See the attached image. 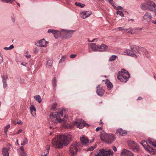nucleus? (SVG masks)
I'll list each match as a JSON object with an SVG mask.
<instances>
[{"instance_id":"nucleus-42","label":"nucleus","mask_w":156,"mask_h":156,"mask_svg":"<svg viewBox=\"0 0 156 156\" xmlns=\"http://www.w3.org/2000/svg\"><path fill=\"white\" fill-rule=\"evenodd\" d=\"M96 147L95 146H91L87 149V151H92L96 148Z\"/></svg>"},{"instance_id":"nucleus-5","label":"nucleus","mask_w":156,"mask_h":156,"mask_svg":"<svg viewBox=\"0 0 156 156\" xmlns=\"http://www.w3.org/2000/svg\"><path fill=\"white\" fill-rule=\"evenodd\" d=\"M127 142L130 149L133 151L136 152L140 151L139 146L136 142L132 140H127Z\"/></svg>"},{"instance_id":"nucleus-21","label":"nucleus","mask_w":156,"mask_h":156,"mask_svg":"<svg viewBox=\"0 0 156 156\" xmlns=\"http://www.w3.org/2000/svg\"><path fill=\"white\" fill-rule=\"evenodd\" d=\"M105 83L107 84V88L108 90H111L112 88L113 85L108 79H106Z\"/></svg>"},{"instance_id":"nucleus-30","label":"nucleus","mask_w":156,"mask_h":156,"mask_svg":"<svg viewBox=\"0 0 156 156\" xmlns=\"http://www.w3.org/2000/svg\"><path fill=\"white\" fill-rule=\"evenodd\" d=\"M56 77H55L52 80V84L53 86L54 89L55 90V88L56 86Z\"/></svg>"},{"instance_id":"nucleus-43","label":"nucleus","mask_w":156,"mask_h":156,"mask_svg":"<svg viewBox=\"0 0 156 156\" xmlns=\"http://www.w3.org/2000/svg\"><path fill=\"white\" fill-rule=\"evenodd\" d=\"M28 142L26 138H25L23 140V143L21 144L22 145H25Z\"/></svg>"},{"instance_id":"nucleus-8","label":"nucleus","mask_w":156,"mask_h":156,"mask_svg":"<svg viewBox=\"0 0 156 156\" xmlns=\"http://www.w3.org/2000/svg\"><path fill=\"white\" fill-rule=\"evenodd\" d=\"M137 48L136 46L133 47L132 48L131 47V50H126L124 52L127 53V54L133 57L136 58L137 56L135 52L140 53L139 50L137 49Z\"/></svg>"},{"instance_id":"nucleus-25","label":"nucleus","mask_w":156,"mask_h":156,"mask_svg":"<svg viewBox=\"0 0 156 156\" xmlns=\"http://www.w3.org/2000/svg\"><path fill=\"white\" fill-rule=\"evenodd\" d=\"M148 141L150 144L156 147V140L152 138H148Z\"/></svg>"},{"instance_id":"nucleus-39","label":"nucleus","mask_w":156,"mask_h":156,"mask_svg":"<svg viewBox=\"0 0 156 156\" xmlns=\"http://www.w3.org/2000/svg\"><path fill=\"white\" fill-rule=\"evenodd\" d=\"M57 105V104L56 102L53 103L52 105L51 109L55 110Z\"/></svg>"},{"instance_id":"nucleus-17","label":"nucleus","mask_w":156,"mask_h":156,"mask_svg":"<svg viewBox=\"0 0 156 156\" xmlns=\"http://www.w3.org/2000/svg\"><path fill=\"white\" fill-rule=\"evenodd\" d=\"M127 131L123 130L122 128H119L116 130V133H119L120 136H125L127 133Z\"/></svg>"},{"instance_id":"nucleus-32","label":"nucleus","mask_w":156,"mask_h":156,"mask_svg":"<svg viewBox=\"0 0 156 156\" xmlns=\"http://www.w3.org/2000/svg\"><path fill=\"white\" fill-rule=\"evenodd\" d=\"M34 98L39 103H41V102L42 100L41 97L39 95L34 96Z\"/></svg>"},{"instance_id":"nucleus-57","label":"nucleus","mask_w":156,"mask_h":156,"mask_svg":"<svg viewBox=\"0 0 156 156\" xmlns=\"http://www.w3.org/2000/svg\"><path fill=\"white\" fill-rule=\"evenodd\" d=\"M2 1L5 2L6 3L9 2V0H2Z\"/></svg>"},{"instance_id":"nucleus-37","label":"nucleus","mask_w":156,"mask_h":156,"mask_svg":"<svg viewBox=\"0 0 156 156\" xmlns=\"http://www.w3.org/2000/svg\"><path fill=\"white\" fill-rule=\"evenodd\" d=\"M10 125L8 124L7 126H6L5 127L4 129V132L5 134L6 133L7 131L8 130V129L10 128Z\"/></svg>"},{"instance_id":"nucleus-44","label":"nucleus","mask_w":156,"mask_h":156,"mask_svg":"<svg viewBox=\"0 0 156 156\" xmlns=\"http://www.w3.org/2000/svg\"><path fill=\"white\" fill-rule=\"evenodd\" d=\"M20 156H27V154L25 152H21L20 153Z\"/></svg>"},{"instance_id":"nucleus-4","label":"nucleus","mask_w":156,"mask_h":156,"mask_svg":"<svg viewBox=\"0 0 156 156\" xmlns=\"http://www.w3.org/2000/svg\"><path fill=\"white\" fill-rule=\"evenodd\" d=\"M74 125H76L77 127L79 129H82L84 126H88V124L86 123L83 120L77 119L76 121H75L73 124L70 125L69 124H67V125L69 126L70 128H71L73 127Z\"/></svg>"},{"instance_id":"nucleus-22","label":"nucleus","mask_w":156,"mask_h":156,"mask_svg":"<svg viewBox=\"0 0 156 156\" xmlns=\"http://www.w3.org/2000/svg\"><path fill=\"white\" fill-rule=\"evenodd\" d=\"M9 148L5 147L2 150V154L3 156H9L8 151Z\"/></svg>"},{"instance_id":"nucleus-61","label":"nucleus","mask_w":156,"mask_h":156,"mask_svg":"<svg viewBox=\"0 0 156 156\" xmlns=\"http://www.w3.org/2000/svg\"><path fill=\"white\" fill-rule=\"evenodd\" d=\"M7 148H9V149H10V144H7Z\"/></svg>"},{"instance_id":"nucleus-49","label":"nucleus","mask_w":156,"mask_h":156,"mask_svg":"<svg viewBox=\"0 0 156 156\" xmlns=\"http://www.w3.org/2000/svg\"><path fill=\"white\" fill-rule=\"evenodd\" d=\"M103 129V127L102 126H101L100 127H98L96 129V131L97 132L98 131L100 130H101Z\"/></svg>"},{"instance_id":"nucleus-11","label":"nucleus","mask_w":156,"mask_h":156,"mask_svg":"<svg viewBox=\"0 0 156 156\" xmlns=\"http://www.w3.org/2000/svg\"><path fill=\"white\" fill-rule=\"evenodd\" d=\"M152 18L151 13L149 12H147L143 17V20L146 22L149 23L151 22Z\"/></svg>"},{"instance_id":"nucleus-40","label":"nucleus","mask_w":156,"mask_h":156,"mask_svg":"<svg viewBox=\"0 0 156 156\" xmlns=\"http://www.w3.org/2000/svg\"><path fill=\"white\" fill-rule=\"evenodd\" d=\"M116 14L117 15L119 14L121 16H124V14L122 11H117Z\"/></svg>"},{"instance_id":"nucleus-56","label":"nucleus","mask_w":156,"mask_h":156,"mask_svg":"<svg viewBox=\"0 0 156 156\" xmlns=\"http://www.w3.org/2000/svg\"><path fill=\"white\" fill-rule=\"evenodd\" d=\"M113 30L114 31H115V32L118 31L119 30L118 28H115V29H113Z\"/></svg>"},{"instance_id":"nucleus-24","label":"nucleus","mask_w":156,"mask_h":156,"mask_svg":"<svg viewBox=\"0 0 156 156\" xmlns=\"http://www.w3.org/2000/svg\"><path fill=\"white\" fill-rule=\"evenodd\" d=\"M100 136H113L112 134L111 133H107L104 130L100 133Z\"/></svg>"},{"instance_id":"nucleus-38","label":"nucleus","mask_w":156,"mask_h":156,"mask_svg":"<svg viewBox=\"0 0 156 156\" xmlns=\"http://www.w3.org/2000/svg\"><path fill=\"white\" fill-rule=\"evenodd\" d=\"M14 48V46L13 44L11 45L9 47H5L4 48V49L5 50H10Z\"/></svg>"},{"instance_id":"nucleus-26","label":"nucleus","mask_w":156,"mask_h":156,"mask_svg":"<svg viewBox=\"0 0 156 156\" xmlns=\"http://www.w3.org/2000/svg\"><path fill=\"white\" fill-rule=\"evenodd\" d=\"M98 45H96L95 43H92L90 44L91 48L92 50L94 51H97Z\"/></svg>"},{"instance_id":"nucleus-7","label":"nucleus","mask_w":156,"mask_h":156,"mask_svg":"<svg viewBox=\"0 0 156 156\" xmlns=\"http://www.w3.org/2000/svg\"><path fill=\"white\" fill-rule=\"evenodd\" d=\"M76 30H68L62 29L61 35L65 39L69 38L72 37L73 34Z\"/></svg>"},{"instance_id":"nucleus-48","label":"nucleus","mask_w":156,"mask_h":156,"mask_svg":"<svg viewBox=\"0 0 156 156\" xmlns=\"http://www.w3.org/2000/svg\"><path fill=\"white\" fill-rule=\"evenodd\" d=\"M69 135L68 134H64L63 135H56L55 136H69Z\"/></svg>"},{"instance_id":"nucleus-20","label":"nucleus","mask_w":156,"mask_h":156,"mask_svg":"<svg viewBox=\"0 0 156 156\" xmlns=\"http://www.w3.org/2000/svg\"><path fill=\"white\" fill-rule=\"evenodd\" d=\"M87 137H80V140L83 145H85L89 143V140Z\"/></svg>"},{"instance_id":"nucleus-50","label":"nucleus","mask_w":156,"mask_h":156,"mask_svg":"<svg viewBox=\"0 0 156 156\" xmlns=\"http://www.w3.org/2000/svg\"><path fill=\"white\" fill-rule=\"evenodd\" d=\"M127 72L128 71H127L125 69H122V70H121V71H120V72H119L118 73H127Z\"/></svg>"},{"instance_id":"nucleus-12","label":"nucleus","mask_w":156,"mask_h":156,"mask_svg":"<svg viewBox=\"0 0 156 156\" xmlns=\"http://www.w3.org/2000/svg\"><path fill=\"white\" fill-rule=\"evenodd\" d=\"M115 137H100L101 140L107 143H112L115 140Z\"/></svg>"},{"instance_id":"nucleus-58","label":"nucleus","mask_w":156,"mask_h":156,"mask_svg":"<svg viewBox=\"0 0 156 156\" xmlns=\"http://www.w3.org/2000/svg\"><path fill=\"white\" fill-rule=\"evenodd\" d=\"M103 122H102L101 120H100V123H99V125H103Z\"/></svg>"},{"instance_id":"nucleus-18","label":"nucleus","mask_w":156,"mask_h":156,"mask_svg":"<svg viewBox=\"0 0 156 156\" xmlns=\"http://www.w3.org/2000/svg\"><path fill=\"white\" fill-rule=\"evenodd\" d=\"M92 14L91 11H87L82 12L80 16L83 19H85L89 16Z\"/></svg>"},{"instance_id":"nucleus-55","label":"nucleus","mask_w":156,"mask_h":156,"mask_svg":"<svg viewBox=\"0 0 156 156\" xmlns=\"http://www.w3.org/2000/svg\"><path fill=\"white\" fill-rule=\"evenodd\" d=\"M17 124H22L23 123V122H22L20 120L19 121H18L17 122Z\"/></svg>"},{"instance_id":"nucleus-41","label":"nucleus","mask_w":156,"mask_h":156,"mask_svg":"<svg viewBox=\"0 0 156 156\" xmlns=\"http://www.w3.org/2000/svg\"><path fill=\"white\" fill-rule=\"evenodd\" d=\"M66 58V56H65V55L63 56L62 57L61 59L60 60L59 63H61V62H62L64 61L65 60Z\"/></svg>"},{"instance_id":"nucleus-47","label":"nucleus","mask_w":156,"mask_h":156,"mask_svg":"<svg viewBox=\"0 0 156 156\" xmlns=\"http://www.w3.org/2000/svg\"><path fill=\"white\" fill-rule=\"evenodd\" d=\"M2 81L3 82H6L7 78L5 77L4 76H2Z\"/></svg>"},{"instance_id":"nucleus-13","label":"nucleus","mask_w":156,"mask_h":156,"mask_svg":"<svg viewBox=\"0 0 156 156\" xmlns=\"http://www.w3.org/2000/svg\"><path fill=\"white\" fill-rule=\"evenodd\" d=\"M96 92L97 94L100 96H102L105 92V90L102 87H101L100 85H98L97 87Z\"/></svg>"},{"instance_id":"nucleus-33","label":"nucleus","mask_w":156,"mask_h":156,"mask_svg":"<svg viewBox=\"0 0 156 156\" xmlns=\"http://www.w3.org/2000/svg\"><path fill=\"white\" fill-rule=\"evenodd\" d=\"M53 61L51 59H48L47 60V65L49 66H51L53 63Z\"/></svg>"},{"instance_id":"nucleus-59","label":"nucleus","mask_w":156,"mask_h":156,"mask_svg":"<svg viewBox=\"0 0 156 156\" xmlns=\"http://www.w3.org/2000/svg\"><path fill=\"white\" fill-rule=\"evenodd\" d=\"M143 99V98H142V97H139L137 99V100H142Z\"/></svg>"},{"instance_id":"nucleus-52","label":"nucleus","mask_w":156,"mask_h":156,"mask_svg":"<svg viewBox=\"0 0 156 156\" xmlns=\"http://www.w3.org/2000/svg\"><path fill=\"white\" fill-rule=\"evenodd\" d=\"M3 86L4 88H5L7 86V84L6 82H3Z\"/></svg>"},{"instance_id":"nucleus-63","label":"nucleus","mask_w":156,"mask_h":156,"mask_svg":"<svg viewBox=\"0 0 156 156\" xmlns=\"http://www.w3.org/2000/svg\"><path fill=\"white\" fill-rule=\"evenodd\" d=\"M26 56L27 58H30V57H31V55H27Z\"/></svg>"},{"instance_id":"nucleus-19","label":"nucleus","mask_w":156,"mask_h":156,"mask_svg":"<svg viewBox=\"0 0 156 156\" xmlns=\"http://www.w3.org/2000/svg\"><path fill=\"white\" fill-rule=\"evenodd\" d=\"M48 42L45 41L44 39H42L39 41V46L40 47H45L47 45Z\"/></svg>"},{"instance_id":"nucleus-10","label":"nucleus","mask_w":156,"mask_h":156,"mask_svg":"<svg viewBox=\"0 0 156 156\" xmlns=\"http://www.w3.org/2000/svg\"><path fill=\"white\" fill-rule=\"evenodd\" d=\"M96 156H112L111 152L105 151L104 149H100L99 152L96 154Z\"/></svg>"},{"instance_id":"nucleus-15","label":"nucleus","mask_w":156,"mask_h":156,"mask_svg":"<svg viewBox=\"0 0 156 156\" xmlns=\"http://www.w3.org/2000/svg\"><path fill=\"white\" fill-rule=\"evenodd\" d=\"M142 29L140 28H138L133 29L132 27L129 28L128 33L131 34H136L139 32Z\"/></svg>"},{"instance_id":"nucleus-23","label":"nucleus","mask_w":156,"mask_h":156,"mask_svg":"<svg viewBox=\"0 0 156 156\" xmlns=\"http://www.w3.org/2000/svg\"><path fill=\"white\" fill-rule=\"evenodd\" d=\"M118 29L120 31H122V33L123 34L128 33L129 28H126L125 27H119Z\"/></svg>"},{"instance_id":"nucleus-14","label":"nucleus","mask_w":156,"mask_h":156,"mask_svg":"<svg viewBox=\"0 0 156 156\" xmlns=\"http://www.w3.org/2000/svg\"><path fill=\"white\" fill-rule=\"evenodd\" d=\"M121 156H134L133 153L130 151L124 149L121 154Z\"/></svg>"},{"instance_id":"nucleus-31","label":"nucleus","mask_w":156,"mask_h":156,"mask_svg":"<svg viewBox=\"0 0 156 156\" xmlns=\"http://www.w3.org/2000/svg\"><path fill=\"white\" fill-rule=\"evenodd\" d=\"M147 4L149 5H150L151 6V7H153L152 8V9L150 8L149 9L151 10H152V9H153V8H155V6L156 5H155V4L154 3V2H153L152 1H150L149 2H148Z\"/></svg>"},{"instance_id":"nucleus-16","label":"nucleus","mask_w":156,"mask_h":156,"mask_svg":"<svg viewBox=\"0 0 156 156\" xmlns=\"http://www.w3.org/2000/svg\"><path fill=\"white\" fill-rule=\"evenodd\" d=\"M97 51H105L107 48L108 46L107 45L102 44L101 45H98Z\"/></svg>"},{"instance_id":"nucleus-62","label":"nucleus","mask_w":156,"mask_h":156,"mask_svg":"<svg viewBox=\"0 0 156 156\" xmlns=\"http://www.w3.org/2000/svg\"><path fill=\"white\" fill-rule=\"evenodd\" d=\"M152 22L154 24H156V20L155 21H152Z\"/></svg>"},{"instance_id":"nucleus-28","label":"nucleus","mask_w":156,"mask_h":156,"mask_svg":"<svg viewBox=\"0 0 156 156\" xmlns=\"http://www.w3.org/2000/svg\"><path fill=\"white\" fill-rule=\"evenodd\" d=\"M30 109L31 114H32L33 116H34V115H35L36 113L35 112H34V113H33V111H35L36 110L35 107L33 105H31L30 107Z\"/></svg>"},{"instance_id":"nucleus-9","label":"nucleus","mask_w":156,"mask_h":156,"mask_svg":"<svg viewBox=\"0 0 156 156\" xmlns=\"http://www.w3.org/2000/svg\"><path fill=\"white\" fill-rule=\"evenodd\" d=\"M140 144L142 145L144 147L145 150L151 153V154H154L155 151L153 148L148 145H147V143L145 141H142L140 142Z\"/></svg>"},{"instance_id":"nucleus-1","label":"nucleus","mask_w":156,"mask_h":156,"mask_svg":"<svg viewBox=\"0 0 156 156\" xmlns=\"http://www.w3.org/2000/svg\"><path fill=\"white\" fill-rule=\"evenodd\" d=\"M71 141L70 137H55L52 140V144L55 147L61 148L67 145Z\"/></svg>"},{"instance_id":"nucleus-54","label":"nucleus","mask_w":156,"mask_h":156,"mask_svg":"<svg viewBox=\"0 0 156 156\" xmlns=\"http://www.w3.org/2000/svg\"><path fill=\"white\" fill-rule=\"evenodd\" d=\"M20 149L21 150V151H22V152H25L24 151V149L23 147L21 146L20 147Z\"/></svg>"},{"instance_id":"nucleus-27","label":"nucleus","mask_w":156,"mask_h":156,"mask_svg":"<svg viewBox=\"0 0 156 156\" xmlns=\"http://www.w3.org/2000/svg\"><path fill=\"white\" fill-rule=\"evenodd\" d=\"M50 149V145H47L45 147V149L44 150L42 154H47L49 153V151Z\"/></svg>"},{"instance_id":"nucleus-51","label":"nucleus","mask_w":156,"mask_h":156,"mask_svg":"<svg viewBox=\"0 0 156 156\" xmlns=\"http://www.w3.org/2000/svg\"><path fill=\"white\" fill-rule=\"evenodd\" d=\"M76 56V55L72 54L70 55V57L71 58H75Z\"/></svg>"},{"instance_id":"nucleus-6","label":"nucleus","mask_w":156,"mask_h":156,"mask_svg":"<svg viewBox=\"0 0 156 156\" xmlns=\"http://www.w3.org/2000/svg\"><path fill=\"white\" fill-rule=\"evenodd\" d=\"M130 77V75L128 72L126 73H118L117 78L121 81L126 82Z\"/></svg>"},{"instance_id":"nucleus-29","label":"nucleus","mask_w":156,"mask_h":156,"mask_svg":"<svg viewBox=\"0 0 156 156\" xmlns=\"http://www.w3.org/2000/svg\"><path fill=\"white\" fill-rule=\"evenodd\" d=\"M61 32H60L59 31L56 30L55 34H54V36L56 39L58 38L60 36V35H61Z\"/></svg>"},{"instance_id":"nucleus-64","label":"nucleus","mask_w":156,"mask_h":156,"mask_svg":"<svg viewBox=\"0 0 156 156\" xmlns=\"http://www.w3.org/2000/svg\"><path fill=\"white\" fill-rule=\"evenodd\" d=\"M9 0V2H10L11 3H12V2L13 1H15V0Z\"/></svg>"},{"instance_id":"nucleus-3","label":"nucleus","mask_w":156,"mask_h":156,"mask_svg":"<svg viewBox=\"0 0 156 156\" xmlns=\"http://www.w3.org/2000/svg\"><path fill=\"white\" fill-rule=\"evenodd\" d=\"M80 143L75 142L70 146L69 151L71 156H74L80 149Z\"/></svg>"},{"instance_id":"nucleus-53","label":"nucleus","mask_w":156,"mask_h":156,"mask_svg":"<svg viewBox=\"0 0 156 156\" xmlns=\"http://www.w3.org/2000/svg\"><path fill=\"white\" fill-rule=\"evenodd\" d=\"M112 149L114 151H117V149L115 146H113L112 147Z\"/></svg>"},{"instance_id":"nucleus-34","label":"nucleus","mask_w":156,"mask_h":156,"mask_svg":"<svg viewBox=\"0 0 156 156\" xmlns=\"http://www.w3.org/2000/svg\"><path fill=\"white\" fill-rule=\"evenodd\" d=\"M75 4L76 6H79L81 8H83L85 6L84 4L79 2L78 3L76 2L75 3Z\"/></svg>"},{"instance_id":"nucleus-46","label":"nucleus","mask_w":156,"mask_h":156,"mask_svg":"<svg viewBox=\"0 0 156 156\" xmlns=\"http://www.w3.org/2000/svg\"><path fill=\"white\" fill-rule=\"evenodd\" d=\"M141 8L144 10H145L147 9V7L145 5H141Z\"/></svg>"},{"instance_id":"nucleus-60","label":"nucleus","mask_w":156,"mask_h":156,"mask_svg":"<svg viewBox=\"0 0 156 156\" xmlns=\"http://www.w3.org/2000/svg\"><path fill=\"white\" fill-rule=\"evenodd\" d=\"M22 129H20L16 133H19L22 131Z\"/></svg>"},{"instance_id":"nucleus-2","label":"nucleus","mask_w":156,"mask_h":156,"mask_svg":"<svg viewBox=\"0 0 156 156\" xmlns=\"http://www.w3.org/2000/svg\"><path fill=\"white\" fill-rule=\"evenodd\" d=\"M64 111L65 110L63 109L60 112L50 113V117L53 122L57 123L58 122L61 123L62 122L63 120L62 118L63 117Z\"/></svg>"},{"instance_id":"nucleus-36","label":"nucleus","mask_w":156,"mask_h":156,"mask_svg":"<svg viewBox=\"0 0 156 156\" xmlns=\"http://www.w3.org/2000/svg\"><path fill=\"white\" fill-rule=\"evenodd\" d=\"M56 30H54L53 29H50L48 30V32L49 34L52 33L54 35L55 34V32H56Z\"/></svg>"},{"instance_id":"nucleus-45","label":"nucleus","mask_w":156,"mask_h":156,"mask_svg":"<svg viewBox=\"0 0 156 156\" xmlns=\"http://www.w3.org/2000/svg\"><path fill=\"white\" fill-rule=\"evenodd\" d=\"M115 9H116V10H122L123 9V8L122 7L120 6H118V7H114Z\"/></svg>"},{"instance_id":"nucleus-35","label":"nucleus","mask_w":156,"mask_h":156,"mask_svg":"<svg viewBox=\"0 0 156 156\" xmlns=\"http://www.w3.org/2000/svg\"><path fill=\"white\" fill-rule=\"evenodd\" d=\"M117 56L115 55H112L109 58V60L110 61H112L116 59Z\"/></svg>"}]
</instances>
